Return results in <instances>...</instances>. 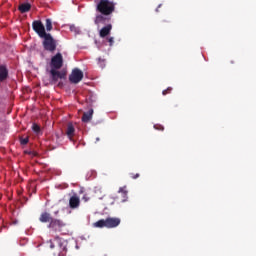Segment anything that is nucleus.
<instances>
[{
  "mask_svg": "<svg viewBox=\"0 0 256 256\" xmlns=\"http://www.w3.org/2000/svg\"><path fill=\"white\" fill-rule=\"evenodd\" d=\"M115 5L116 3L109 0H100L96 5V11L101 15H112L115 13Z\"/></svg>",
  "mask_w": 256,
  "mask_h": 256,
  "instance_id": "1",
  "label": "nucleus"
},
{
  "mask_svg": "<svg viewBox=\"0 0 256 256\" xmlns=\"http://www.w3.org/2000/svg\"><path fill=\"white\" fill-rule=\"evenodd\" d=\"M119 225H121V219L113 217L101 219L94 223V227L98 229H103V227H106V229H115V227H119Z\"/></svg>",
  "mask_w": 256,
  "mask_h": 256,
  "instance_id": "2",
  "label": "nucleus"
},
{
  "mask_svg": "<svg viewBox=\"0 0 256 256\" xmlns=\"http://www.w3.org/2000/svg\"><path fill=\"white\" fill-rule=\"evenodd\" d=\"M42 39H44L42 42L44 51L55 53L57 50V40L53 39V36L50 33L43 36Z\"/></svg>",
  "mask_w": 256,
  "mask_h": 256,
  "instance_id": "3",
  "label": "nucleus"
},
{
  "mask_svg": "<svg viewBox=\"0 0 256 256\" xmlns=\"http://www.w3.org/2000/svg\"><path fill=\"white\" fill-rule=\"evenodd\" d=\"M32 29L37 33V35L42 39L49 33L45 31V25H43V22L41 20H35L32 22Z\"/></svg>",
  "mask_w": 256,
  "mask_h": 256,
  "instance_id": "4",
  "label": "nucleus"
},
{
  "mask_svg": "<svg viewBox=\"0 0 256 256\" xmlns=\"http://www.w3.org/2000/svg\"><path fill=\"white\" fill-rule=\"evenodd\" d=\"M65 72L59 71V69H53L50 70V84L56 85V83L59 82V79H65Z\"/></svg>",
  "mask_w": 256,
  "mask_h": 256,
  "instance_id": "5",
  "label": "nucleus"
},
{
  "mask_svg": "<svg viewBox=\"0 0 256 256\" xmlns=\"http://www.w3.org/2000/svg\"><path fill=\"white\" fill-rule=\"evenodd\" d=\"M70 83L77 85V83H81L83 81V71L79 68H75L72 70V73L69 76Z\"/></svg>",
  "mask_w": 256,
  "mask_h": 256,
  "instance_id": "6",
  "label": "nucleus"
},
{
  "mask_svg": "<svg viewBox=\"0 0 256 256\" xmlns=\"http://www.w3.org/2000/svg\"><path fill=\"white\" fill-rule=\"evenodd\" d=\"M50 66L51 69H61V67H63V55L61 53H57L53 56L51 58Z\"/></svg>",
  "mask_w": 256,
  "mask_h": 256,
  "instance_id": "7",
  "label": "nucleus"
},
{
  "mask_svg": "<svg viewBox=\"0 0 256 256\" xmlns=\"http://www.w3.org/2000/svg\"><path fill=\"white\" fill-rule=\"evenodd\" d=\"M64 226L65 224L63 223V220L53 218L48 225V229H52L54 233H57L61 231V229H63Z\"/></svg>",
  "mask_w": 256,
  "mask_h": 256,
  "instance_id": "8",
  "label": "nucleus"
},
{
  "mask_svg": "<svg viewBox=\"0 0 256 256\" xmlns=\"http://www.w3.org/2000/svg\"><path fill=\"white\" fill-rule=\"evenodd\" d=\"M111 21V17L109 15H103V14H98L95 17L94 23L95 25H105L106 23H109Z\"/></svg>",
  "mask_w": 256,
  "mask_h": 256,
  "instance_id": "9",
  "label": "nucleus"
},
{
  "mask_svg": "<svg viewBox=\"0 0 256 256\" xmlns=\"http://www.w3.org/2000/svg\"><path fill=\"white\" fill-rule=\"evenodd\" d=\"M111 29H113V25L107 24L106 26L102 27L99 31V36L102 39H105V37L111 35Z\"/></svg>",
  "mask_w": 256,
  "mask_h": 256,
  "instance_id": "10",
  "label": "nucleus"
},
{
  "mask_svg": "<svg viewBox=\"0 0 256 256\" xmlns=\"http://www.w3.org/2000/svg\"><path fill=\"white\" fill-rule=\"evenodd\" d=\"M79 205H81V200L77 195H73L69 199V207L70 209H78Z\"/></svg>",
  "mask_w": 256,
  "mask_h": 256,
  "instance_id": "11",
  "label": "nucleus"
},
{
  "mask_svg": "<svg viewBox=\"0 0 256 256\" xmlns=\"http://www.w3.org/2000/svg\"><path fill=\"white\" fill-rule=\"evenodd\" d=\"M66 135L70 141H73V137L75 136V126H73V123L67 124Z\"/></svg>",
  "mask_w": 256,
  "mask_h": 256,
  "instance_id": "12",
  "label": "nucleus"
},
{
  "mask_svg": "<svg viewBox=\"0 0 256 256\" xmlns=\"http://www.w3.org/2000/svg\"><path fill=\"white\" fill-rule=\"evenodd\" d=\"M7 77H9V70L5 65L0 66V82L6 81Z\"/></svg>",
  "mask_w": 256,
  "mask_h": 256,
  "instance_id": "13",
  "label": "nucleus"
},
{
  "mask_svg": "<svg viewBox=\"0 0 256 256\" xmlns=\"http://www.w3.org/2000/svg\"><path fill=\"white\" fill-rule=\"evenodd\" d=\"M53 221V217L48 212H43L39 217L40 223H51Z\"/></svg>",
  "mask_w": 256,
  "mask_h": 256,
  "instance_id": "14",
  "label": "nucleus"
},
{
  "mask_svg": "<svg viewBox=\"0 0 256 256\" xmlns=\"http://www.w3.org/2000/svg\"><path fill=\"white\" fill-rule=\"evenodd\" d=\"M54 241L56 243H58L60 249H62V251L59 252L58 256H66L67 255V247L63 246V244H61V238H59V236L54 238Z\"/></svg>",
  "mask_w": 256,
  "mask_h": 256,
  "instance_id": "15",
  "label": "nucleus"
},
{
  "mask_svg": "<svg viewBox=\"0 0 256 256\" xmlns=\"http://www.w3.org/2000/svg\"><path fill=\"white\" fill-rule=\"evenodd\" d=\"M93 119V109H90L88 112H84L82 116L83 123H89Z\"/></svg>",
  "mask_w": 256,
  "mask_h": 256,
  "instance_id": "16",
  "label": "nucleus"
},
{
  "mask_svg": "<svg viewBox=\"0 0 256 256\" xmlns=\"http://www.w3.org/2000/svg\"><path fill=\"white\" fill-rule=\"evenodd\" d=\"M18 10L20 11V13H28V11H31V4L29 3L20 4L18 7Z\"/></svg>",
  "mask_w": 256,
  "mask_h": 256,
  "instance_id": "17",
  "label": "nucleus"
},
{
  "mask_svg": "<svg viewBox=\"0 0 256 256\" xmlns=\"http://www.w3.org/2000/svg\"><path fill=\"white\" fill-rule=\"evenodd\" d=\"M46 31H53V22L51 19L47 18L46 19Z\"/></svg>",
  "mask_w": 256,
  "mask_h": 256,
  "instance_id": "18",
  "label": "nucleus"
},
{
  "mask_svg": "<svg viewBox=\"0 0 256 256\" xmlns=\"http://www.w3.org/2000/svg\"><path fill=\"white\" fill-rule=\"evenodd\" d=\"M32 130L34 131V133L39 134V133H41V126H39V124H37V123H34L32 125Z\"/></svg>",
  "mask_w": 256,
  "mask_h": 256,
  "instance_id": "19",
  "label": "nucleus"
},
{
  "mask_svg": "<svg viewBox=\"0 0 256 256\" xmlns=\"http://www.w3.org/2000/svg\"><path fill=\"white\" fill-rule=\"evenodd\" d=\"M118 193H122V197L124 198V199H126L127 198V187H121L120 189H119V191H118Z\"/></svg>",
  "mask_w": 256,
  "mask_h": 256,
  "instance_id": "20",
  "label": "nucleus"
},
{
  "mask_svg": "<svg viewBox=\"0 0 256 256\" xmlns=\"http://www.w3.org/2000/svg\"><path fill=\"white\" fill-rule=\"evenodd\" d=\"M173 91L172 87H168L166 90L162 91V95H169Z\"/></svg>",
  "mask_w": 256,
  "mask_h": 256,
  "instance_id": "21",
  "label": "nucleus"
},
{
  "mask_svg": "<svg viewBox=\"0 0 256 256\" xmlns=\"http://www.w3.org/2000/svg\"><path fill=\"white\" fill-rule=\"evenodd\" d=\"M70 31H71L72 33H79V29H78L77 26H75V25H71V26H70Z\"/></svg>",
  "mask_w": 256,
  "mask_h": 256,
  "instance_id": "22",
  "label": "nucleus"
},
{
  "mask_svg": "<svg viewBox=\"0 0 256 256\" xmlns=\"http://www.w3.org/2000/svg\"><path fill=\"white\" fill-rule=\"evenodd\" d=\"M20 143H21V145H27V143H29V138L28 137L21 138Z\"/></svg>",
  "mask_w": 256,
  "mask_h": 256,
  "instance_id": "23",
  "label": "nucleus"
},
{
  "mask_svg": "<svg viewBox=\"0 0 256 256\" xmlns=\"http://www.w3.org/2000/svg\"><path fill=\"white\" fill-rule=\"evenodd\" d=\"M47 245H49L50 249H55V243L53 242V240L47 241Z\"/></svg>",
  "mask_w": 256,
  "mask_h": 256,
  "instance_id": "24",
  "label": "nucleus"
},
{
  "mask_svg": "<svg viewBox=\"0 0 256 256\" xmlns=\"http://www.w3.org/2000/svg\"><path fill=\"white\" fill-rule=\"evenodd\" d=\"M108 43H109L110 47H113V44L115 43V38L109 37L108 38Z\"/></svg>",
  "mask_w": 256,
  "mask_h": 256,
  "instance_id": "25",
  "label": "nucleus"
},
{
  "mask_svg": "<svg viewBox=\"0 0 256 256\" xmlns=\"http://www.w3.org/2000/svg\"><path fill=\"white\" fill-rule=\"evenodd\" d=\"M130 177H131V179H139V177H140V175H139V173H130Z\"/></svg>",
  "mask_w": 256,
  "mask_h": 256,
  "instance_id": "26",
  "label": "nucleus"
},
{
  "mask_svg": "<svg viewBox=\"0 0 256 256\" xmlns=\"http://www.w3.org/2000/svg\"><path fill=\"white\" fill-rule=\"evenodd\" d=\"M89 199H91L87 194H84V196L82 197V201H84L85 203H87V201H89Z\"/></svg>",
  "mask_w": 256,
  "mask_h": 256,
  "instance_id": "27",
  "label": "nucleus"
},
{
  "mask_svg": "<svg viewBox=\"0 0 256 256\" xmlns=\"http://www.w3.org/2000/svg\"><path fill=\"white\" fill-rule=\"evenodd\" d=\"M154 128H156L158 131H164V127L161 125H154Z\"/></svg>",
  "mask_w": 256,
  "mask_h": 256,
  "instance_id": "28",
  "label": "nucleus"
},
{
  "mask_svg": "<svg viewBox=\"0 0 256 256\" xmlns=\"http://www.w3.org/2000/svg\"><path fill=\"white\" fill-rule=\"evenodd\" d=\"M54 215H59V210L55 211Z\"/></svg>",
  "mask_w": 256,
  "mask_h": 256,
  "instance_id": "29",
  "label": "nucleus"
},
{
  "mask_svg": "<svg viewBox=\"0 0 256 256\" xmlns=\"http://www.w3.org/2000/svg\"><path fill=\"white\" fill-rule=\"evenodd\" d=\"M97 141H100V138H99V137L96 138V142H97Z\"/></svg>",
  "mask_w": 256,
  "mask_h": 256,
  "instance_id": "30",
  "label": "nucleus"
},
{
  "mask_svg": "<svg viewBox=\"0 0 256 256\" xmlns=\"http://www.w3.org/2000/svg\"><path fill=\"white\" fill-rule=\"evenodd\" d=\"M156 11L159 12V8H157Z\"/></svg>",
  "mask_w": 256,
  "mask_h": 256,
  "instance_id": "31",
  "label": "nucleus"
}]
</instances>
